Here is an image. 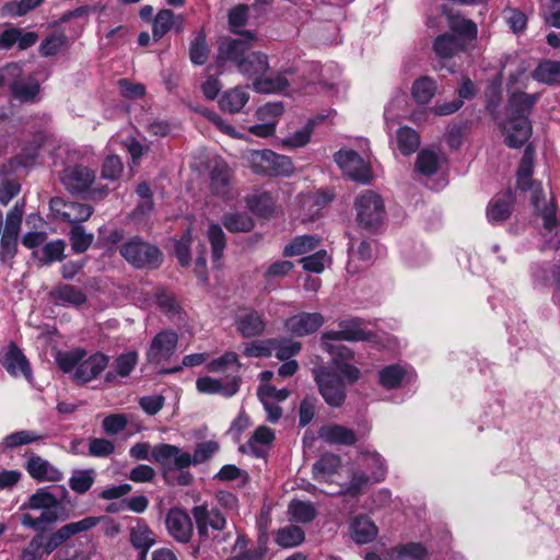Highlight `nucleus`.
Segmentation results:
<instances>
[{"mask_svg":"<svg viewBox=\"0 0 560 560\" xmlns=\"http://www.w3.org/2000/svg\"><path fill=\"white\" fill-rule=\"evenodd\" d=\"M366 468L370 470V478L373 481L384 480L387 468L383 457L376 452H364L362 453Z\"/></svg>","mask_w":560,"mask_h":560,"instance_id":"8fccbe9b","label":"nucleus"},{"mask_svg":"<svg viewBox=\"0 0 560 560\" xmlns=\"http://www.w3.org/2000/svg\"><path fill=\"white\" fill-rule=\"evenodd\" d=\"M184 16L174 14L168 9H163L158 12L153 21L152 34L155 39H161L167 32L174 30L179 33L184 30Z\"/></svg>","mask_w":560,"mask_h":560,"instance_id":"5701e85b","label":"nucleus"},{"mask_svg":"<svg viewBox=\"0 0 560 560\" xmlns=\"http://www.w3.org/2000/svg\"><path fill=\"white\" fill-rule=\"evenodd\" d=\"M378 534L376 525L365 516H359L351 523V537L357 544H369Z\"/></svg>","mask_w":560,"mask_h":560,"instance_id":"473e14b6","label":"nucleus"},{"mask_svg":"<svg viewBox=\"0 0 560 560\" xmlns=\"http://www.w3.org/2000/svg\"><path fill=\"white\" fill-rule=\"evenodd\" d=\"M178 342V336L172 330L159 332L151 341L147 351L150 363L160 364L167 361L174 353Z\"/></svg>","mask_w":560,"mask_h":560,"instance_id":"4468645a","label":"nucleus"},{"mask_svg":"<svg viewBox=\"0 0 560 560\" xmlns=\"http://www.w3.org/2000/svg\"><path fill=\"white\" fill-rule=\"evenodd\" d=\"M318 433L320 439L330 444L352 445L358 440L352 429L340 424L324 425Z\"/></svg>","mask_w":560,"mask_h":560,"instance_id":"a878e982","label":"nucleus"},{"mask_svg":"<svg viewBox=\"0 0 560 560\" xmlns=\"http://www.w3.org/2000/svg\"><path fill=\"white\" fill-rule=\"evenodd\" d=\"M436 82L429 77H422L412 84L411 94L417 103L428 104L436 92Z\"/></svg>","mask_w":560,"mask_h":560,"instance_id":"37998d69","label":"nucleus"},{"mask_svg":"<svg viewBox=\"0 0 560 560\" xmlns=\"http://www.w3.org/2000/svg\"><path fill=\"white\" fill-rule=\"evenodd\" d=\"M257 36L252 31L241 33V38H224L218 49V61H231L237 67L238 62L246 56L253 42Z\"/></svg>","mask_w":560,"mask_h":560,"instance_id":"9b49d317","label":"nucleus"},{"mask_svg":"<svg viewBox=\"0 0 560 560\" xmlns=\"http://www.w3.org/2000/svg\"><path fill=\"white\" fill-rule=\"evenodd\" d=\"M61 182L67 189L74 192H88L92 199H102L109 188L95 183V172L83 165L67 167L61 175Z\"/></svg>","mask_w":560,"mask_h":560,"instance_id":"423d86ee","label":"nucleus"},{"mask_svg":"<svg viewBox=\"0 0 560 560\" xmlns=\"http://www.w3.org/2000/svg\"><path fill=\"white\" fill-rule=\"evenodd\" d=\"M44 436L32 430H22L13 432L4 438V444L9 448H14L21 445L31 444L42 440Z\"/></svg>","mask_w":560,"mask_h":560,"instance_id":"e2e57ef3","label":"nucleus"},{"mask_svg":"<svg viewBox=\"0 0 560 560\" xmlns=\"http://www.w3.org/2000/svg\"><path fill=\"white\" fill-rule=\"evenodd\" d=\"M513 197L510 192L493 198L488 206L487 217L491 223H501L512 213Z\"/></svg>","mask_w":560,"mask_h":560,"instance_id":"c85d7f7f","label":"nucleus"},{"mask_svg":"<svg viewBox=\"0 0 560 560\" xmlns=\"http://www.w3.org/2000/svg\"><path fill=\"white\" fill-rule=\"evenodd\" d=\"M236 68L243 75L249 79L255 78L254 88L261 93L283 92L293 84V81L288 79V74H292L290 71L277 74L275 78L260 79L259 77L269 68L267 55L260 51L247 52Z\"/></svg>","mask_w":560,"mask_h":560,"instance_id":"20e7f679","label":"nucleus"},{"mask_svg":"<svg viewBox=\"0 0 560 560\" xmlns=\"http://www.w3.org/2000/svg\"><path fill=\"white\" fill-rule=\"evenodd\" d=\"M330 257L328 256L326 250H318L313 255L303 257L300 262L302 264L303 269L320 273L324 271L325 267L330 264Z\"/></svg>","mask_w":560,"mask_h":560,"instance_id":"680f3d73","label":"nucleus"},{"mask_svg":"<svg viewBox=\"0 0 560 560\" xmlns=\"http://www.w3.org/2000/svg\"><path fill=\"white\" fill-rule=\"evenodd\" d=\"M245 159L256 174L289 176L294 172V165L289 156L271 150H250L245 153Z\"/></svg>","mask_w":560,"mask_h":560,"instance_id":"39448f33","label":"nucleus"},{"mask_svg":"<svg viewBox=\"0 0 560 560\" xmlns=\"http://www.w3.org/2000/svg\"><path fill=\"white\" fill-rule=\"evenodd\" d=\"M98 523L96 517H85L78 522H72L61 526L55 533L45 536L44 551L45 555H50L59 546L66 542L70 537L75 534L85 532L94 527Z\"/></svg>","mask_w":560,"mask_h":560,"instance_id":"f8f14e48","label":"nucleus"},{"mask_svg":"<svg viewBox=\"0 0 560 560\" xmlns=\"http://www.w3.org/2000/svg\"><path fill=\"white\" fill-rule=\"evenodd\" d=\"M119 252L136 268H156L162 261L160 249L138 236L121 244Z\"/></svg>","mask_w":560,"mask_h":560,"instance_id":"0eeeda50","label":"nucleus"},{"mask_svg":"<svg viewBox=\"0 0 560 560\" xmlns=\"http://www.w3.org/2000/svg\"><path fill=\"white\" fill-rule=\"evenodd\" d=\"M537 101L536 94L513 93L508 105V117L502 124L505 141L510 147H522L532 135L528 114Z\"/></svg>","mask_w":560,"mask_h":560,"instance_id":"f257e3e1","label":"nucleus"},{"mask_svg":"<svg viewBox=\"0 0 560 560\" xmlns=\"http://www.w3.org/2000/svg\"><path fill=\"white\" fill-rule=\"evenodd\" d=\"M534 156L535 151L528 145L524 151L517 171V187L522 191L529 192L532 205L542 217L545 230L552 232L557 225L556 209L552 203H547L545 200L540 183L532 179Z\"/></svg>","mask_w":560,"mask_h":560,"instance_id":"7ed1b4c3","label":"nucleus"},{"mask_svg":"<svg viewBox=\"0 0 560 560\" xmlns=\"http://www.w3.org/2000/svg\"><path fill=\"white\" fill-rule=\"evenodd\" d=\"M237 330L245 338L256 337L264 332L265 320L256 311H248L241 314L236 320Z\"/></svg>","mask_w":560,"mask_h":560,"instance_id":"cd10ccee","label":"nucleus"},{"mask_svg":"<svg viewBox=\"0 0 560 560\" xmlns=\"http://www.w3.org/2000/svg\"><path fill=\"white\" fill-rule=\"evenodd\" d=\"M532 75L535 80L546 84L560 83V61L544 60Z\"/></svg>","mask_w":560,"mask_h":560,"instance_id":"ea45409f","label":"nucleus"},{"mask_svg":"<svg viewBox=\"0 0 560 560\" xmlns=\"http://www.w3.org/2000/svg\"><path fill=\"white\" fill-rule=\"evenodd\" d=\"M248 209L260 217H267L275 211V199L270 192L260 191L246 198Z\"/></svg>","mask_w":560,"mask_h":560,"instance_id":"4c0bfd02","label":"nucleus"},{"mask_svg":"<svg viewBox=\"0 0 560 560\" xmlns=\"http://www.w3.org/2000/svg\"><path fill=\"white\" fill-rule=\"evenodd\" d=\"M388 560H429V552L421 542L399 544L388 550Z\"/></svg>","mask_w":560,"mask_h":560,"instance_id":"bb28decb","label":"nucleus"},{"mask_svg":"<svg viewBox=\"0 0 560 560\" xmlns=\"http://www.w3.org/2000/svg\"><path fill=\"white\" fill-rule=\"evenodd\" d=\"M319 393L330 407H340L346 399L345 382L336 371L318 368L313 371Z\"/></svg>","mask_w":560,"mask_h":560,"instance_id":"6e6552de","label":"nucleus"},{"mask_svg":"<svg viewBox=\"0 0 560 560\" xmlns=\"http://www.w3.org/2000/svg\"><path fill=\"white\" fill-rule=\"evenodd\" d=\"M50 209L63 221L79 224L86 221L93 213L90 205L81 202H66L61 198H52L49 202Z\"/></svg>","mask_w":560,"mask_h":560,"instance_id":"dca6fc26","label":"nucleus"},{"mask_svg":"<svg viewBox=\"0 0 560 560\" xmlns=\"http://www.w3.org/2000/svg\"><path fill=\"white\" fill-rule=\"evenodd\" d=\"M45 535L36 534L23 549L21 560H40L44 551Z\"/></svg>","mask_w":560,"mask_h":560,"instance_id":"338daca9","label":"nucleus"},{"mask_svg":"<svg viewBox=\"0 0 560 560\" xmlns=\"http://www.w3.org/2000/svg\"><path fill=\"white\" fill-rule=\"evenodd\" d=\"M39 516H33L30 513H23L20 516V523L27 528L36 532H44L48 526L52 525L58 520L57 509L40 510Z\"/></svg>","mask_w":560,"mask_h":560,"instance_id":"f704fd0d","label":"nucleus"},{"mask_svg":"<svg viewBox=\"0 0 560 560\" xmlns=\"http://www.w3.org/2000/svg\"><path fill=\"white\" fill-rule=\"evenodd\" d=\"M340 465V458L334 454H324L313 466L315 479L322 480L332 475Z\"/></svg>","mask_w":560,"mask_h":560,"instance_id":"864d4df0","label":"nucleus"},{"mask_svg":"<svg viewBox=\"0 0 560 560\" xmlns=\"http://www.w3.org/2000/svg\"><path fill=\"white\" fill-rule=\"evenodd\" d=\"M95 477L96 472L92 468L77 469L69 479V487L75 493L83 494L92 488Z\"/></svg>","mask_w":560,"mask_h":560,"instance_id":"a18cd8bd","label":"nucleus"},{"mask_svg":"<svg viewBox=\"0 0 560 560\" xmlns=\"http://www.w3.org/2000/svg\"><path fill=\"white\" fill-rule=\"evenodd\" d=\"M408 376V370L399 364H390L378 373L380 384L386 389L398 388Z\"/></svg>","mask_w":560,"mask_h":560,"instance_id":"e433bc0d","label":"nucleus"},{"mask_svg":"<svg viewBox=\"0 0 560 560\" xmlns=\"http://www.w3.org/2000/svg\"><path fill=\"white\" fill-rule=\"evenodd\" d=\"M371 337V332L365 331L361 323L357 319L346 320L339 324L338 330H329L322 335V340L326 342V340L332 341H361L368 340Z\"/></svg>","mask_w":560,"mask_h":560,"instance_id":"412c9836","label":"nucleus"},{"mask_svg":"<svg viewBox=\"0 0 560 560\" xmlns=\"http://www.w3.org/2000/svg\"><path fill=\"white\" fill-rule=\"evenodd\" d=\"M27 472L39 481H60L62 472L48 460L39 456H31L26 465Z\"/></svg>","mask_w":560,"mask_h":560,"instance_id":"b1692460","label":"nucleus"},{"mask_svg":"<svg viewBox=\"0 0 560 560\" xmlns=\"http://www.w3.org/2000/svg\"><path fill=\"white\" fill-rule=\"evenodd\" d=\"M332 199V195L329 192H314L308 195H303L301 198V203L303 208L310 210V218L313 219L318 214L319 210L328 205Z\"/></svg>","mask_w":560,"mask_h":560,"instance_id":"6e6d98bb","label":"nucleus"},{"mask_svg":"<svg viewBox=\"0 0 560 560\" xmlns=\"http://www.w3.org/2000/svg\"><path fill=\"white\" fill-rule=\"evenodd\" d=\"M357 220L365 228L377 226L384 217V203L380 195L365 190L355 200Z\"/></svg>","mask_w":560,"mask_h":560,"instance_id":"9d476101","label":"nucleus"},{"mask_svg":"<svg viewBox=\"0 0 560 560\" xmlns=\"http://www.w3.org/2000/svg\"><path fill=\"white\" fill-rule=\"evenodd\" d=\"M249 101V92L245 86H235L223 93L219 101L220 108L230 114H236Z\"/></svg>","mask_w":560,"mask_h":560,"instance_id":"393cba45","label":"nucleus"},{"mask_svg":"<svg viewBox=\"0 0 560 560\" xmlns=\"http://www.w3.org/2000/svg\"><path fill=\"white\" fill-rule=\"evenodd\" d=\"M131 542L135 548L141 550L144 555L155 542V539L152 530L147 525L138 524L131 530Z\"/></svg>","mask_w":560,"mask_h":560,"instance_id":"603ef678","label":"nucleus"},{"mask_svg":"<svg viewBox=\"0 0 560 560\" xmlns=\"http://www.w3.org/2000/svg\"><path fill=\"white\" fill-rule=\"evenodd\" d=\"M241 378L237 376L226 378L199 377L196 382L197 389L202 394H219L223 397H232L240 389Z\"/></svg>","mask_w":560,"mask_h":560,"instance_id":"f3484780","label":"nucleus"},{"mask_svg":"<svg viewBox=\"0 0 560 560\" xmlns=\"http://www.w3.org/2000/svg\"><path fill=\"white\" fill-rule=\"evenodd\" d=\"M535 279L541 285L553 284L557 287L556 298L560 302V266H552L549 269H540L535 272Z\"/></svg>","mask_w":560,"mask_h":560,"instance_id":"774afa93","label":"nucleus"},{"mask_svg":"<svg viewBox=\"0 0 560 560\" xmlns=\"http://www.w3.org/2000/svg\"><path fill=\"white\" fill-rule=\"evenodd\" d=\"M39 92V84L34 79L15 81L11 84V93L14 98L21 102H30L35 98Z\"/></svg>","mask_w":560,"mask_h":560,"instance_id":"49530a36","label":"nucleus"},{"mask_svg":"<svg viewBox=\"0 0 560 560\" xmlns=\"http://www.w3.org/2000/svg\"><path fill=\"white\" fill-rule=\"evenodd\" d=\"M442 156L432 150H422L416 161L417 171L425 176L435 174L442 164Z\"/></svg>","mask_w":560,"mask_h":560,"instance_id":"a19ab883","label":"nucleus"},{"mask_svg":"<svg viewBox=\"0 0 560 560\" xmlns=\"http://www.w3.org/2000/svg\"><path fill=\"white\" fill-rule=\"evenodd\" d=\"M334 160L343 173L352 180L369 183L372 179V170L370 164L355 151L351 149H341L335 153Z\"/></svg>","mask_w":560,"mask_h":560,"instance_id":"1a4fd4ad","label":"nucleus"},{"mask_svg":"<svg viewBox=\"0 0 560 560\" xmlns=\"http://www.w3.org/2000/svg\"><path fill=\"white\" fill-rule=\"evenodd\" d=\"M224 226L234 233L237 232H248L253 229L254 222L253 220L242 213H228L223 218Z\"/></svg>","mask_w":560,"mask_h":560,"instance_id":"052dcab7","label":"nucleus"},{"mask_svg":"<svg viewBox=\"0 0 560 560\" xmlns=\"http://www.w3.org/2000/svg\"><path fill=\"white\" fill-rule=\"evenodd\" d=\"M219 444L214 441L199 443L191 455L178 446L172 444H158L152 451V458L165 472L172 469H187L190 465L201 464L208 460L217 451Z\"/></svg>","mask_w":560,"mask_h":560,"instance_id":"f03ea898","label":"nucleus"},{"mask_svg":"<svg viewBox=\"0 0 560 560\" xmlns=\"http://www.w3.org/2000/svg\"><path fill=\"white\" fill-rule=\"evenodd\" d=\"M192 515L200 536H207L209 527L213 530H221L225 526V517L215 508L208 509L205 504L198 505L192 509Z\"/></svg>","mask_w":560,"mask_h":560,"instance_id":"aec40b11","label":"nucleus"},{"mask_svg":"<svg viewBox=\"0 0 560 560\" xmlns=\"http://www.w3.org/2000/svg\"><path fill=\"white\" fill-rule=\"evenodd\" d=\"M86 355L85 350L77 348L67 352H59L56 362L65 373L73 372L78 368L80 361Z\"/></svg>","mask_w":560,"mask_h":560,"instance_id":"5fc2aeb1","label":"nucleus"},{"mask_svg":"<svg viewBox=\"0 0 560 560\" xmlns=\"http://www.w3.org/2000/svg\"><path fill=\"white\" fill-rule=\"evenodd\" d=\"M443 13H445L447 15L448 27L453 32H456L457 34H459L460 36H463L467 39H472L476 37L477 25L474 22L466 20L459 15L448 14L445 7H443Z\"/></svg>","mask_w":560,"mask_h":560,"instance_id":"09e8293b","label":"nucleus"},{"mask_svg":"<svg viewBox=\"0 0 560 560\" xmlns=\"http://www.w3.org/2000/svg\"><path fill=\"white\" fill-rule=\"evenodd\" d=\"M275 440V432L266 425L258 427L252 438L242 446L243 451H249L256 457L265 454L264 446H269Z\"/></svg>","mask_w":560,"mask_h":560,"instance_id":"c756f323","label":"nucleus"},{"mask_svg":"<svg viewBox=\"0 0 560 560\" xmlns=\"http://www.w3.org/2000/svg\"><path fill=\"white\" fill-rule=\"evenodd\" d=\"M304 532L295 525H289L280 528L276 536V541L283 548H292L300 545L304 540Z\"/></svg>","mask_w":560,"mask_h":560,"instance_id":"3c124183","label":"nucleus"},{"mask_svg":"<svg viewBox=\"0 0 560 560\" xmlns=\"http://www.w3.org/2000/svg\"><path fill=\"white\" fill-rule=\"evenodd\" d=\"M464 40L451 34L440 35L433 43L434 52L441 59L452 58L458 51L464 50Z\"/></svg>","mask_w":560,"mask_h":560,"instance_id":"72a5a7b5","label":"nucleus"},{"mask_svg":"<svg viewBox=\"0 0 560 560\" xmlns=\"http://www.w3.org/2000/svg\"><path fill=\"white\" fill-rule=\"evenodd\" d=\"M208 238L212 247V257L214 261L220 260L225 248V235L218 224H211L208 229Z\"/></svg>","mask_w":560,"mask_h":560,"instance_id":"0e129e2a","label":"nucleus"},{"mask_svg":"<svg viewBox=\"0 0 560 560\" xmlns=\"http://www.w3.org/2000/svg\"><path fill=\"white\" fill-rule=\"evenodd\" d=\"M232 172L228 164L222 160H215L210 171V187L214 195L228 197L232 183Z\"/></svg>","mask_w":560,"mask_h":560,"instance_id":"4be33fe9","label":"nucleus"},{"mask_svg":"<svg viewBox=\"0 0 560 560\" xmlns=\"http://www.w3.org/2000/svg\"><path fill=\"white\" fill-rule=\"evenodd\" d=\"M66 242L62 240H56L48 242L44 245L40 250L42 256L39 259L44 264H51L54 261H60L65 257Z\"/></svg>","mask_w":560,"mask_h":560,"instance_id":"bf43d9fd","label":"nucleus"},{"mask_svg":"<svg viewBox=\"0 0 560 560\" xmlns=\"http://www.w3.org/2000/svg\"><path fill=\"white\" fill-rule=\"evenodd\" d=\"M269 345L271 346V350L275 352V355L280 360H289L301 350V343L299 341L289 339L270 340Z\"/></svg>","mask_w":560,"mask_h":560,"instance_id":"4d7b16f0","label":"nucleus"},{"mask_svg":"<svg viewBox=\"0 0 560 560\" xmlns=\"http://www.w3.org/2000/svg\"><path fill=\"white\" fill-rule=\"evenodd\" d=\"M51 296L60 305L80 306L86 302L85 293L71 284H59L52 292Z\"/></svg>","mask_w":560,"mask_h":560,"instance_id":"2f4dec72","label":"nucleus"},{"mask_svg":"<svg viewBox=\"0 0 560 560\" xmlns=\"http://www.w3.org/2000/svg\"><path fill=\"white\" fill-rule=\"evenodd\" d=\"M156 303L159 307L170 317H174L180 313V304L175 295L166 290H160L156 293Z\"/></svg>","mask_w":560,"mask_h":560,"instance_id":"69168bd1","label":"nucleus"},{"mask_svg":"<svg viewBox=\"0 0 560 560\" xmlns=\"http://www.w3.org/2000/svg\"><path fill=\"white\" fill-rule=\"evenodd\" d=\"M0 363L13 377L22 375L28 381L32 378L30 362L14 342L0 349Z\"/></svg>","mask_w":560,"mask_h":560,"instance_id":"ddd939ff","label":"nucleus"},{"mask_svg":"<svg viewBox=\"0 0 560 560\" xmlns=\"http://www.w3.org/2000/svg\"><path fill=\"white\" fill-rule=\"evenodd\" d=\"M325 323L320 313L301 312L290 316L284 322L288 332L296 337H304L317 331Z\"/></svg>","mask_w":560,"mask_h":560,"instance_id":"2eb2a0df","label":"nucleus"},{"mask_svg":"<svg viewBox=\"0 0 560 560\" xmlns=\"http://www.w3.org/2000/svg\"><path fill=\"white\" fill-rule=\"evenodd\" d=\"M138 362V354L135 351H129L119 355L115 361L116 373L109 371L105 375V381L110 383L114 382L116 375L121 377L128 376L135 369Z\"/></svg>","mask_w":560,"mask_h":560,"instance_id":"79ce46f5","label":"nucleus"},{"mask_svg":"<svg viewBox=\"0 0 560 560\" xmlns=\"http://www.w3.org/2000/svg\"><path fill=\"white\" fill-rule=\"evenodd\" d=\"M69 238L71 242V249L75 254H82L86 252L93 243L94 235L92 233H88L82 225L74 224L69 232Z\"/></svg>","mask_w":560,"mask_h":560,"instance_id":"de8ad7c7","label":"nucleus"},{"mask_svg":"<svg viewBox=\"0 0 560 560\" xmlns=\"http://www.w3.org/2000/svg\"><path fill=\"white\" fill-rule=\"evenodd\" d=\"M109 358L101 352L93 353L80 361L73 373L78 384H86L95 380L108 365Z\"/></svg>","mask_w":560,"mask_h":560,"instance_id":"a211bd4d","label":"nucleus"},{"mask_svg":"<svg viewBox=\"0 0 560 560\" xmlns=\"http://www.w3.org/2000/svg\"><path fill=\"white\" fill-rule=\"evenodd\" d=\"M396 140L399 151L405 155L413 153L420 145L419 135L407 126L400 127L397 130Z\"/></svg>","mask_w":560,"mask_h":560,"instance_id":"c03bdc74","label":"nucleus"},{"mask_svg":"<svg viewBox=\"0 0 560 560\" xmlns=\"http://www.w3.org/2000/svg\"><path fill=\"white\" fill-rule=\"evenodd\" d=\"M59 505L58 498L49 492L47 488H42L33 493L27 502L21 505V510H51L57 509Z\"/></svg>","mask_w":560,"mask_h":560,"instance_id":"c9c22d12","label":"nucleus"},{"mask_svg":"<svg viewBox=\"0 0 560 560\" xmlns=\"http://www.w3.org/2000/svg\"><path fill=\"white\" fill-rule=\"evenodd\" d=\"M168 534L178 542H187L192 535V522L180 509H172L165 520Z\"/></svg>","mask_w":560,"mask_h":560,"instance_id":"6ab92c4d","label":"nucleus"},{"mask_svg":"<svg viewBox=\"0 0 560 560\" xmlns=\"http://www.w3.org/2000/svg\"><path fill=\"white\" fill-rule=\"evenodd\" d=\"M209 57V48L203 33H198L189 47V58L194 65H205Z\"/></svg>","mask_w":560,"mask_h":560,"instance_id":"13d9d810","label":"nucleus"},{"mask_svg":"<svg viewBox=\"0 0 560 560\" xmlns=\"http://www.w3.org/2000/svg\"><path fill=\"white\" fill-rule=\"evenodd\" d=\"M373 257L371 243L368 241H351L349 244V262L348 269L351 272H357L363 265L371 261Z\"/></svg>","mask_w":560,"mask_h":560,"instance_id":"7c9ffc66","label":"nucleus"},{"mask_svg":"<svg viewBox=\"0 0 560 560\" xmlns=\"http://www.w3.org/2000/svg\"><path fill=\"white\" fill-rule=\"evenodd\" d=\"M319 245V238L314 235H301L292 240L283 249L285 257L304 255Z\"/></svg>","mask_w":560,"mask_h":560,"instance_id":"58836bf2","label":"nucleus"}]
</instances>
